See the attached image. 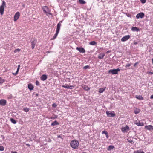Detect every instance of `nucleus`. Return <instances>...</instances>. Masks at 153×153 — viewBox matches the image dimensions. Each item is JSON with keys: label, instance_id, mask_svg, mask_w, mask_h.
Instances as JSON below:
<instances>
[{"label": "nucleus", "instance_id": "53", "mask_svg": "<svg viewBox=\"0 0 153 153\" xmlns=\"http://www.w3.org/2000/svg\"><path fill=\"white\" fill-rule=\"evenodd\" d=\"M150 98L151 99H153V95H151L150 97Z\"/></svg>", "mask_w": 153, "mask_h": 153}, {"label": "nucleus", "instance_id": "31", "mask_svg": "<svg viewBox=\"0 0 153 153\" xmlns=\"http://www.w3.org/2000/svg\"><path fill=\"white\" fill-rule=\"evenodd\" d=\"M105 90V88H100L99 89V92L100 93H102Z\"/></svg>", "mask_w": 153, "mask_h": 153}, {"label": "nucleus", "instance_id": "46", "mask_svg": "<svg viewBox=\"0 0 153 153\" xmlns=\"http://www.w3.org/2000/svg\"><path fill=\"white\" fill-rule=\"evenodd\" d=\"M138 62H137L135 63L134 64V67H136V66L137 65V64H138Z\"/></svg>", "mask_w": 153, "mask_h": 153}, {"label": "nucleus", "instance_id": "27", "mask_svg": "<svg viewBox=\"0 0 153 153\" xmlns=\"http://www.w3.org/2000/svg\"><path fill=\"white\" fill-rule=\"evenodd\" d=\"M59 33L56 32V33L55 34H54L53 36V37L52 38V40H54L57 37L58 33Z\"/></svg>", "mask_w": 153, "mask_h": 153}, {"label": "nucleus", "instance_id": "35", "mask_svg": "<svg viewBox=\"0 0 153 153\" xmlns=\"http://www.w3.org/2000/svg\"><path fill=\"white\" fill-rule=\"evenodd\" d=\"M19 68H17V71H16V73H13V74H14L15 75H17L18 74V72H19Z\"/></svg>", "mask_w": 153, "mask_h": 153}, {"label": "nucleus", "instance_id": "19", "mask_svg": "<svg viewBox=\"0 0 153 153\" xmlns=\"http://www.w3.org/2000/svg\"><path fill=\"white\" fill-rule=\"evenodd\" d=\"M61 25V23H59L57 24V28H56V32H58V33L59 32Z\"/></svg>", "mask_w": 153, "mask_h": 153}, {"label": "nucleus", "instance_id": "15", "mask_svg": "<svg viewBox=\"0 0 153 153\" xmlns=\"http://www.w3.org/2000/svg\"><path fill=\"white\" fill-rule=\"evenodd\" d=\"M105 54L104 53H100L98 56V59H103L104 57L105 56Z\"/></svg>", "mask_w": 153, "mask_h": 153}, {"label": "nucleus", "instance_id": "29", "mask_svg": "<svg viewBox=\"0 0 153 153\" xmlns=\"http://www.w3.org/2000/svg\"><path fill=\"white\" fill-rule=\"evenodd\" d=\"M89 44L92 45H95L97 44V43L94 41H92L89 43Z\"/></svg>", "mask_w": 153, "mask_h": 153}, {"label": "nucleus", "instance_id": "28", "mask_svg": "<svg viewBox=\"0 0 153 153\" xmlns=\"http://www.w3.org/2000/svg\"><path fill=\"white\" fill-rule=\"evenodd\" d=\"M114 148V146H113L110 145L108 146V150L109 151H111Z\"/></svg>", "mask_w": 153, "mask_h": 153}, {"label": "nucleus", "instance_id": "40", "mask_svg": "<svg viewBox=\"0 0 153 153\" xmlns=\"http://www.w3.org/2000/svg\"><path fill=\"white\" fill-rule=\"evenodd\" d=\"M102 134H105V135L108 134L107 132L105 131H102Z\"/></svg>", "mask_w": 153, "mask_h": 153}, {"label": "nucleus", "instance_id": "44", "mask_svg": "<svg viewBox=\"0 0 153 153\" xmlns=\"http://www.w3.org/2000/svg\"><path fill=\"white\" fill-rule=\"evenodd\" d=\"M20 51V49H19V48H18V49H15V51H14V52L15 53H16V52H19V51Z\"/></svg>", "mask_w": 153, "mask_h": 153}, {"label": "nucleus", "instance_id": "25", "mask_svg": "<svg viewBox=\"0 0 153 153\" xmlns=\"http://www.w3.org/2000/svg\"><path fill=\"white\" fill-rule=\"evenodd\" d=\"M134 153H145L144 152L141 150L135 151L134 152Z\"/></svg>", "mask_w": 153, "mask_h": 153}, {"label": "nucleus", "instance_id": "2", "mask_svg": "<svg viewBox=\"0 0 153 153\" xmlns=\"http://www.w3.org/2000/svg\"><path fill=\"white\" fill-rule=\"evenodd\" d=\"M42 9L43 12L46 14L47 16L48 15H51L52 14L50 13V11L48 7L47 6H44L42 7Z\"/></svg>", "mask_w": 153, "mask_h": 153}, {"label": "nucleus", "instance_id": "30", "mask_svg": "<svg viewBox=\"0 0 153 153\" xmlns=\"http://www.w3.org/2000/svg\"><path fill=\"white\" fill-rule=\"evenodd\" d=\"M78 1L79 3L81 4H84L86 3V2L83 0H79Z\"/></svg>", "mask_w": 153, "mask_h": 153}, {"label": "nucleus", "instance_id": "41", "mask_svg": "<svg viewBox=\"0 0 153 153\" xmlns=\"http://www.w3.org/2000/svg\"><path fill=\"white\" fill-rule=\"evenodd\" d=\"M52 106L54 108H56L57 107V105L55 103H53L52 104Z\"/></svg>", "mask_w": 153, "mask_h": 153}, {"label": "nucleus", "instance_id": "60", "mask_svg": "<svg viewBox=\"0 0 153 153\" xmlns=\"http://www.w3.org/2000/svg\"><path fill=\"white\" fill-rule=\"evenodd\" d=\"M58 137H61L59 136H58Z\"/></svg>", "mask_w": 153, "mask_h": 153}, {"label": "nucleus", "instance_id": "49", "mask_svg": "<svg viewBox=\"0 0 153 153\" xmlns=\"http://www.w3.org/2000/svg\"><path fill=\"white\" fill-rule=\"evenodd\" d=\"M11 153H17V152L16 151H11Z\"/></svg>", "mask_w": 153, "mask_h": 153}, {"label": "nucleus", "instance_id": "12", "mask_svg": "<svg viewBox=\"0 0 153 153\" xmlns=\"http://www.w3.org/2000/svg\"><path fill=\"white\" fill-rule=\"evenodd\" d=\"M6 101L4 99L0 100V105L2 106H4L6 105Z\"/></svg>", "mask_w": 153, "mask_h": 153}, {"label": "nucleus", "instance_id": "20", "mask_svg": "<svg viewBox=\"0 0 153 153\" xmlns=\"http://www.w3.org/2000/svg\"><path fill=\"white\" fill-rule=\"evenodd\" d=\"M59 123L56 120L52 122L51 124V126H54L56 125H59Z\"/></svg>", "mask_w": 153, "mask_h": 153}, {"label": "nucleus", "instance_id": "36", "mask_svg": "<svg viewBox=\"0 0 153 153\" xmlns=\"http://www.w3.org/2000/svg\"><path fill=\"white\" fill-rule=\"evenodd\" d=\"M24 111L25 112H27L29 110V109L27 108H25L23 109Z\"/></svg>", "mask_w": 153, "mask_h": 153}, {"label": "nucleus", "instance_id": "21", "mask_svg": "<svg viewBox=\"0 0 153 153\" xmlns=\"http://www.w3.org/2000/svg\"><path fill=\"white\" fill-rule=\"evenodd\" d=\"M28 89L30 90H33L34 88L33 85L31 84H29L28 85Z\"/></svg>", "mask_w": 153, "mask_h": 153}, {"label": "nucleus", "instance_id": "48", "mask_svg": "<svg viewBox=\"0 0 153 153\" xmlns=\"http://www.w3.org/2000/svg\"><path fill=\"white\" fill-rule=\"evenodd\" d=\"M127 16L129 17H131V15L130 14H128L127 15Z\"/></svg>", "mask_w": 153, "mask_h": 153}, {"label": "nucleus", "instance_id": "8", "mask_svg": "<svg viewBox=\"0 0 153 153\" xmlns=\"http://www.w3.org/2000/svg\"><path fill=\"white\" fill-rule=\"evenodd\" d=\"M62 86L63 88L69 89H73L74 87V86L73 85L69 86L67 84L63 85Z\"/></svg>", "mask_w": 153, "mask_h": 153}, {"label": "nucleus", "instance_id": "1", "mask_svg": "<svg viewBox=\"0 0 153 153\" xmlns=\"http://www.w3.org/2000/svg\"><path fill=\"white\" fill-rule=\"evenodd\" d=\"M71 147L73 149H76L78 148L79 146V143L76 140H72L70 143Z\"/></svg>", "mask_w": 153, "mask_h": 153}, {"label": "nucleus", "instance_id": "32", "mask_svg": "<svg viewBox=\"0 0 153 153\" xmlns=\"http://www.w3.org/2000/svg\"><path fill=\"white\" fill-rule=\"evenodd\" d=\"M5 81L4 79H2L1 77H0V85H1Z\"/></svg>", "mask_w": 153, "mask_h": 153}, {"label": "nucleus", "instance_id": "58", "mask_svg": "<svg viewBox=\"0 0 153 153\" xmlns=\"http://www.w3.org/2000/svg\"><path fill=\"white\" fill-rule=\"evenodd\" d=\"M38 94H36V96H38Z\"/></svg>", "mask_w": 153, "mask_h": 153}, {"label": "nucleus", "instance_id": "34", "mask_svg": "<svg viewBox=\"0 0 153 153\" xmlns=\"http://www.w3.org/2000/svg\"><path fill=\"white\" fill-rule=\"evenodd\" d=\"M4 11V9L0 8V13L1 15H2L3 14Z\"/></svg>", "mask_w": 153, "mask_h": 153}, {"label": "nucleus", "instance_id": "37", "mask_svg": "<svg viewBox=\"0 0 153 153\" xmlns=\"http://www.w3.org/2000/svg\"><path fill=\"white\" fill-rule=\"evenodd\" d=\"M89 68H90L89 66L88 65L85 66L83 68L84 69H86Z\"/></svg>", "mask_w": 153, "mask_h": 153}, {"label": "nucleus", "instance_id": "42", "mask_svg": "<svg viewBox=\"0 0 153 153\" xmlns=\"http://www.w3.org/2000/svg\"><path fill=\"white\" fill-rule=\"evenodd\" d=\"M36 85L39 86V82L37 80H36Z\"/></svg>", "mask_w": 153, "mask_h": 153}, {"label": "nucleus", "instance_id": "39", "mask_svg": "<svg viewBox=\"0 0 153 153\" xmlns=\"http://www.w3.org/2000/svg\"><path fill=\"white\" fill-rule=\"evenodd\" d=\"M131 65V64H129V63H127L126 65V66H125L126 67V68H127L128 67H130Z\"/></svg>", "mask_w": 153, "mask_h": 153}, {"label": "nucleus", "instance_id": "45", "mask_svg": "<svg viewBox=\"0 0 153 153\" xmlns=\"http://www.w3.org/2000/svg\"><path fill=\"white\" fill-rule=\"evenodd\" d=\"M147 74L149 75L153 74V72H152L151 71L148 72H147Z\"/></svg>", "mask_w": 153, "mask_h": 153}, {"label": "nucleus", "instance_id": "51", "mask_svg": "<svg viewBox=\"0 0 153 153\" xmlns=\"http://www.w3.org/2000/svg\"><path fill=\"white\" fill-rule=\"evenodd\" d=\"M106 137V138L108 139V134H107L105 135Z\"/></svg>", "mask_w": 153, "mask_h": 153}, {"label": "nucleus", "instance_id": "43", "mask_svg": "<svg viewBox=\"0 0 153 153\" xmlns=\"http://www.w3.org/2000/svg\"><path fill=\"white\" fill-rule=\"evenodd\" d=\"M140 1L142 3L144 4L146 3V0H140Z\"/></svg>", "mask_w": 153, "mask_h": 153}, {"label": "nucleus", "instance_id": "24", "mask_svg": "<svg viewBox=\"0 0 153 153\" xmlns=\"http://www.w3.org/2000/svg\"><path fill=\"white\" fill-rule=\"evenodd\" d=\"M140 110L138 108H136L135 110H134V113L135 114H137L140 113Z\"/></svg>", "mask_w": 153, "mask_h": 153}, {"label": "nucleus", "instance_id": "38", "mask_svg": "<svg viewBox=\"0 0 153 153\" xmlns=\"http://www.w3.org/2000/svg\"><path fill=\"white\" fill-rule=\"evenodd\" d=\"M4 150V148L2 146H0V151H3Z\"/></svg>", "mask_w": 153, "mask_h": 153}, {"label": "nucleus", "instance_id": "33", "mask_svg": "<svg viewBox=\"0 0 153 153\" xmlns=\"http://www.w3.org/2000/svg\"><path fill=\"white\" fill-rule=\"evenodd\" d=\"M127 140L128 142L131 143V144H133L134 143L133 140L131 139H128Z\"/></svg>", "mask_w": 153, "mask_h": 153}, {"label": "nucleus", "instance_id": "59", "mask_svg": "<svg viewBox=\"0 0 153 153\" xmlns=\"http://www.w3.org/2000/svg\"><path fill=\"white\" fill-rule=\"evenodd\" d=\"M62 22V21H60L59 23H60V22Z\"/></svg>", "mask_w": 153, "mask_h": 153}, {"label": "nucleus", "instance_id": "50", "mask_svg": "<svg viewBox=\"0 0 153 153\" xmlns=\"http://www.w3.org/2000/svg\"><path fill=\"white\" fill-rule=\"evenodd\" d=\"M110 52H111L110 51H107L106 53H110Z\"/></svg>", "mask_w": 153, "mask_h": 153}, {"label": "nucleus", "instance_id": "11", "mask_svg": "<svg viewBox=\"0 0 153 153\" xmlns=\"http://www.w3.org/2000/svg\"><path fill=\"white\" fill-rule=\"evenodd\" d=\"M76 49L79 51L80 53H85V49L82 47H77Z\"/></svg>", "mask_w": 153, "mask_h": 153}, {"label": "nucleus", "instance_id": "26", "mask_svg": "<svg viewBox=\"0 0 153 153\" xmlns=\"http://www.w3.org/2000/svg\"><path fill=\"white\" fill-rule=\"evenodd\" d=\"M11 122L14 124L16 123V120L13 118H11L10 119Z\"/></svg>", "mask_w": 153, "mask_h": 153}, {"label": "nucleus", "instance_id": "57", "mask_svg": "<svg viewBox=\"0 0 153 153\" xmlns=\"http://www.w3.org/2000/svg\"><path fill=\"white\" fill-rule=\"evenodd\" d=\"M57 118V117H53V118L52 117L51 118L52 119H55V118Z\"/></svg>", "mask_w": 153, "mask_h": 153}, {"label": "nucleus", "instance_id": "7", "mask_svg": "<svg viewBox=\"0 0 153 153\" xmlns=\"http://www.w3.org/2000/svg\"><path fill=\"white\" fill-rule=\"evenodd\" d=\"M130 37V36L129 35H126L121 38V41L122 42H125L128 40Z\"/></svg>", "mask_w": 153, "mask_h": 153}, {"label": "nucleus", "instance_id": "3", "mask_svg": "<svg viewBox=\"0 0 153 153\" xmlns=\"http://www.w3.org/2000/svg\"><path fill=\"white\" fill-rule=\"evenodd\" d=\"M120 71V69L119 68L116 69H112L108 71V73H111L113 74H118V72Z\"/></svg>", "mask_w": 153, "mask_h": 153}, {"label": "nucleus", "instance_id": "10", "mask_svg": "<svg viewBox=\"0 0 153 153\" xmlns=\"http://www.w3.org/2000/svg\"><path fill=\"white\" fill-rule=\"evenodd\" d=\"M129 129V127L127 125H126L125 127H123L122 128L121 130L123 132H125L127 130H128Z\"/></svg>", "mask_w": 153, "mask_h": 153}, {"label": "nucleus", "instance_id": "54", "mask_svg": "<svg viewBox=\"0 0 153 153\" xmlns=\"http://www.w3.org/2000/svg\"><path fill=\"white\" fill-rule=\"evenodd\" d=\"M20 65H18V68H20Z\"/></svg>", "mask_w": 153, "mask_h": 153}, {"label": "nucleus", "instance_id": "23", "mask_svg": "<svg viewBox=\"0 0 153 153\" xmlns=\"http://www.w3.org/2000/svg\"><path fill=\"white\" fill-rule=\"evenodd\" d=\"M136 98L140 100H142L143 99V97L140 95H136Z\"/></svg>", "mask_w": 153, "mask_h": 153}, {"label": "nucleus", "instance_id": "13", "mask_svg": "<svg viewBox=\"0 0 153 153\" xmlns=\"http://www.w3.org/2000/svg\"><path fill=\"white\" fill-rule=\"evenodd\" d=\"M145 128L151 131L153 130V126L152 125L146 126H145Z\"/></svg>", "mask_w": 153, "mask_h": 153}, {"label": "nucleus", "instance_id": "55", "mask_svg": "<svg viewBox=\"0 0 153 153\" xmlns=\"http://www.w3.org/2000/svg\"><path fill=\"white\" fill-rule=\"evenodd\" d=\"M152 63L153 65V58L152 59Z\"/></svg>", "mask_w": 153, "mask_h": 153}, {"label": "nucleus", "instance_id": "14", "mask_svg": "<svg viewBox=\"0 0 153 153\" xmlns=\"http://www.w3.org/2000/svg\"><path fill=\"white\" fill-rule=\"evenodd\" d=\"M82 87L86 91H88L90 90V88L88 86L85 85H82Z\"/></svg>", "mask_w": 153, "mask_h": 153}, {"label": "nucleus", "instance_id": "4", "mask_svg": "<svg viewBox=\"0 0 153 153\" xmlns=\"http://www.w3.org/2000/svg\"><path fill=\"white\" fill-rule=\"evenodd\" d=\"M106 114L109 117H114L115 116V114L113 111H106Z\"/></svg>", "mask_w": 153, "mask_h": 153}, {"label": "nucleus", "instance_id": "47", "mask_svg": "<svg viewBox=\"0 0 153 153\" xmlns=\"http://www.w3.org/2000/svg\"><path fill=\"white\" fill-rule=\"evenodd\" d=\"M12 96L11 95L9 97H8V99H10L12 98Z\"/></svg>", "mask_w": 153, "mask_h": 153}, {"label": "nucleus", "instance_id": "22", "mask_svg": "<svg viewBox=\"0 0 153 153\" xmlns=\"http://www.w3.org/2000/svg\"><path fill=\"white\" fill-rule=\"evenodd\" d=\"M4 7H6V3L4 1H3L1 5L0 6V8L4 9Z\"/></svg>", "mask_w": 153, "mask_h": 153}, {"label": "nucleus", "instance_id": "6", "mask_svg": "<svg viewBox=\"0 0 153 153\" xmlns=\"http://www.w3.org/2000/svg\"><path fill=\"white\" fill-rule=\"evenodd\" d=\"M144 13L143 12H140L137 14L136 17L137 19H139L140 18L142 19L144 17Z\"/></svg>", "mask_w": 153, "mask_h": 153}, {"label": "nucleus", "instance_id": "17", "mask_svg": "<svg viewBox=\"0 0 153 153\" xmlns=\"http://www.w3.org/2000/svg\"><path fill=\"white\" fill-rule=\"evenodd\" d=\"M134 123L137 126H144V123L143 122H140V121L138 122H135Z\"/></svg>", "mask_w": 153, "mask_h": 153}, {"label": "nucleus", "instance_id": "18", "mask_svg": "<svg viewBox=\"0 0 153 153\" xmlns=\"http://www.w3.org/2000/svg\"><path fill=\"white\" fill-rule=\"evenodd\" d=\"M131 30L133 31H139L140 29L136 27H132L131 28Z\"/></svg>", "mask_w": 153, "mask_h": 153}, {"label": "nucleus", "instance_id": "56", "mask_svg": "<svg viewBox=\"0 0 153 153\" xmlns=\"http://www.w3.org/2000/svg\"><path fill=\"white\" fill-rule=\"evenodd\" d=\"M137 44V42H135L134 43V45H136Z\"/></svg>", "mask_w": 153, "mask_h": 153}, {"label": "nucleus", "instance_id": "16", "mask_svg": "<svg viewBox=\"0 0 153 153\" xmlns=\"http://www.w3.org/2000/svg\"><path fill=\"white\" fill-rule=\"evenodd\" d=\"M47 78V76L45 74L42 75L40 77V79L42 81L45 80Z\"/></svg>", "mask_w": 153, "mask_h": 153}, {"label": "nucleus", "instance_id": "52", "mask_svg": "<svg viewBox=\"0 0 153 153\" xmlns=\"http://www.w3.org/2000/svg\"><path fill=\"white\" fill-rule=\"evenodd\" d=\"M26 145L28 147H30V145L29 144H26Z\"/></svg>", "mask_w": 153, "mask_h": 153}, {"label": "nucleus", "instance_id": "9", "mask_svg": "<svg viewBox=\"0 0 153 153\" xmlns=\"http://www.w3.org/2000/svg\"><path fill=\"white\" fill-rule=\"evenodd\" d=\"M20 16V13L19 12H16L14 15V21H16L19 18Z\"/></svg>", "mask_w": 153, "mask_h": 153}, {"label": "nucleus", "instance_id": "5", "mask_svg": "<svg viewBox=\"0 0 153 153\" xmlns=\"http://www.w3.org/2000/svg\"><path fill=\"white\" fill-rule=\"evenodd\" d=\"M30 42L31 43V48L32 49H33L34 48L37 42V40L36 39H34L33 40L31 39Z\"/></svg>", "mask_w": 153, "mask_h": 153}]
</instances>
